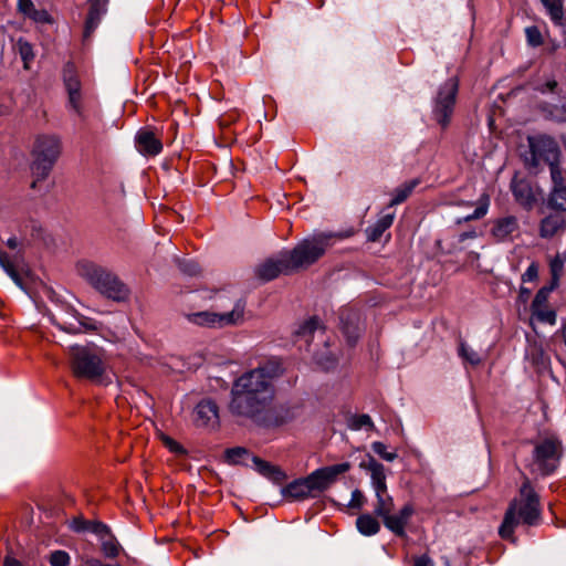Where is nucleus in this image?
<instances>
[{
	"label": "nucleus",
	"mask_w": 566,
	"mask_h": 566,
	"mask_svg": "<svg viewBox=\"0 0 566 566\" xmlns=\"http://www.w3.org/2000/svg\"><path fill=\"white\" fill-rule=\"evenodd\" d=\"M86 566H120L118 564H107L98 558H90L86 560Z\"/></svg>",
	"instance_id": "53"
},
{
	"label": "nucleus",
	"mask_w": 566,
	"mask_h": 566,
	"mask_svg": "<svg viewBox=\"0 0 566 566\" xmlns=\"http://www.w3.org/2000/svg\"><path fill=\"white\" fill-rule=\"evenodd\" d=\"M562 454V442L557 438L542 439L534 446L533 464L542 475H549L559 465Z\"/></svg>",
	"instance_id": "10"
},
{
	"label": "nucleus",
	"mask_w": 566,
	"mask_h": 566,
	"mask_svg": "<svg viewBox=\"0 0 566 566\" xmlns=\"http://www.w3.org/2000/svg\"><path fill=\"white\" fill-rule=\"evenodd\" d=\"M103 522L85 520L83 516H76L71 520L70 528L75 533H92L93 530L97 528V525H102Z\"/></svg>",
	"instance_id": "33"
},
{
	"label": "nucleus",
	"mask_w": 566,
	"mask_h": 566,
	"mask_svg": "<svg viewBox=\"0 0 566 566\" xmlns=\"http://www.w3.org/2000/svg\"><path fill=\"white\" fill-rule=\"evenodd\" d=\"M3 566H23L20 560L14 557L7 556L3 560Z\"/></svg>",
	"instance_id": "54"
},
{
	"label": "nucleus",
	"mask_w": 566,
	"mask_h": 566,
	"mask_svg": "<svg viewBox=\"0 0 566 566\" xmlns=\"http://www.w3.org/2000/svg\"><path fill=\"white\" fill-rule=\"evenodd\" d=\"M395 220V211H389V208L384 209L380 212L378 220L366 229L367 240L370 242H377L384 232L388 230Z\"/></svg>",
	"instance_id": "26"
},
{
	"label": "nucleus",
	"mask_w": 566,
	"mask_h": 566,
	"mask_svg": "<svg viewBox=\"0 0 566 566\" xmlns=\"http://www.w3.org/2000/svg\"><path fill=\"white\" fill-rule=\"evenodd\" d=\"M18 245H19V242H18V239L15 237H11V238L8 239L7 247L9 249L14 250V249L18 248Z\"/></svg>",
	"instance_id": "55"
},
{
	"label": "nucleus",
	"mask_w": 566,
	"mask_h": 566,
	"mask_svg": "<svg viewBox=\"0 0 566 566\" xmlns=\"http://www.w3.org/2000/svg\"><path fill=\"white\" fill-rule=\"evenodd\" d=\"M251 460L254 464L255 470L263 476L272 479L275 482H281L282 480L285 479L284 472L279 467L273 465L270 462L262 460L256 455H252Z\"/></svg>",
	"instance_id": "27"
},
{
	"label": "nucleus",
	"mask_w": 566,
	"mask_h": 566,
	"mask_svg": "<svg viewBox=\"0 0 566 566\" xmlns=\"http://www.w3.org/2000/svg\"><path fill=\"white\" fill-rule=\"evenodd\" d=\"M373 451L386 461H394L397 458L396 452H388L385 443L376 441L371 444Z\"/></svg>",
	"instance_id": "43"
},
{
	"label": "nucleus",
	"mask_w": 566,
	"mask_h": 566,
	"mask_svg": "<svg viewBox=\"0 0 566 566\" xmlns=\"http://www.w3.org/2000/svg\"><path fill=\"white\" fill-rule=\"evenodd\" d=\"M360 468L370 473L371 485L375 491L374 514L381 518L384 526L397 537H406V528L415 514L412 504H405L397 513H394L395 502L389 494L386 483L385 467L373 457L360 463Z\"/></svg>",
	"instance_id": "2"
},
{
	"label": "nucleus",
	"mask_w": 566,
	"mask_h": 566,
	"mask_svg": "<svg viewBox=\"0 0 566 566\" xmlns=\"http://www.w3.org/2000/svg\"><path fill=\"white\" fill-rule=\"evenodd\" d=\"M352 464L349 462H342L313 471L312 475L317 485L318 493L327 490L333 483L337 481L339 475L348 472Z\"/></svg>",
	"instance_id": "17"
},
{
	"label": "nucleus",
	"mask_w": 566,
	"mask_h": 566,
	"mask_svg": "<svg viewBox=\"0 0 566 566\" xmlns=\"http://www.w3.org/2000/svg\"><path fill=\"white\" fill-rule=\"evenodd\" d=\"M352 235V232H321L301 241L294 249L285 250L290 268L293 272L308 268L317 262L333 244L334 240H342Z\"/></svg>",
	"instance_id": "5"
},
{
	"label": "nucleus",
	"mask_w": 566,
	"mask_h": 566,
	"mask_svg": "<svg viewBox=\"0 0 566 566\" xmlns=\"http://www.w3.org/2000/svg\"><path fill=\"white\" fill-rule=\"evenodd\" d=\"M69 360L72 375L81 380L95 385L109 382L107 364L103 352L95 346L73 345L69 348Z\"/></svg>",
	"instance_id": "4"
},
{
	"label": "nucleus",
	"mask_w": 566,
	"mask_h": 566,
	"mask_svg": "<svg viewBox=\"0 0 566 566\" xmlns=\"http://www.w3.org/2000/svg\"><path fill=\"white\" fill-rule=\"evenodd\" d=\"M531 295V290L524 286L520 287L518 292V301L523 304L527 303Z\"/></svg>",
	"instance_id": "52"
},
{
	"label": "nucleus",
	"mask_w": 566,
	"mask_h": 566,
	"mask_svg": "<svg viewBox=\"0 0 566 566\" xmlns=\"http://www.w3.org/2000/svg\"><path fill=\"white\" fill-rule=\"evenodd\" d=\"M566 231V216L559 211L545 216L538 224V235L542 239H553Z\"/></svg>",
	"instance_id": "21"
},
{
	"label": "nucleus",
	"mask_w": 566,
	"mask_h": 566,
	"mask_svg": "<svg viewBox=\"0 0 566 566\" xmlns=\"http://www.w3.org/2000/svg\"><path fill=\"white\" fill-rule=\"evenodd\" d=\"M77 273L97 292L116 302H124L129 296V289L108 269L91 261H81L76 265Z\"/></svg>",
	"instance_id": "6"
},
{
	"label": "nucleus",
	"mask_w": 566,
	"mask_h": 566,
	"mask_svg": "<svg viewBox=\"0 0 566 566\" xmlns=\"http://www.w3.org/2000/svg\"><path fill=\"white\" fill-rule=\"evenodd\" d=\"M542 3L547 9L551 19L557 23L562 24L564 18L563 3L562 0H541Z\"/></svg>",
	"instance_id": "36"
},
{
	"label": "nucleus",
	"mask_w": 566,
	"mask_h": 566,
	"mask_svg": "<svg viewBox=\"0 0 566 566\" xmlns=\"http://www.w3.org/2000/svg\"><path fill=\"white\" fill-rule=\"evenodd\" d=\"M62 150L61 138L54 134H41L34 139L31 150L32 163L31 172L34 180L32 188L36 187L39 181L49 177Z\"/></svg>",
	"instance_id": "7"
},
{
	"label": "nucleus",
	"mask_w": 566,
	"mask_h": 566,
	"mask_svg": "<svg viewBox=\"0 0 566 566\" xmlns=\"http://www.w3.org/2000/svg\"><path fill=\"white\" fill-rule=\"evenodd\" d=\"M283 494L284 496L293 500H304L315 497L318 494V489L311 473L305 478L297 479L289 483L285 486Z\"/></svg>",
	"instance_id": "19"
},
{
	"label": "nucleus",
	"mask_w": 566,
	"mask_h": 566,
	"mask_svg": "<svg viewBox=\"0 0 566 566\" xmlns=\"http://www.w3.org/2000/svg\"><path fill=\"white\" fill-rule=\"evenodd\" d=\"M290 265L285 251H282L276 258H270L261 263L256 268L255 273L262 281H271L276 279L280 274L292 273L293 270Z\"/></svg>",
	"instance_id": "16"
},
{
	"label": "nucleus",
	"mask_w": 566,
	"mask_h": 566,
	"mask_svg": "<svg viewBox=\"0 0 566 566\" xmlns=\"http://www.w3.org/2000/svg\"><path fill=\"white\" fill-rule=\"evenodd\" d=\"M475 237H476V232L475 231L463 232V233L460 234L459 241L463 242L464 240H467L469 238H475Z\"/></svg>",
	"instance_id": "56"
},
{
	"label": "nucleus",
	"mask_w": 566,
	"mask_h": 566,
	"mask_svg": "<svg viewBox=\"0 0 566 566\" xmlns=\"http://www.w3.org/2000/svg\"><path fill=\"white\" fill-rule=\"evenodd\" d=\"M161 440H163V443L165 444V447L170 452H172L175 454H179V455L186 454L185 448L179 442H177L175 439H172L168 436H164Z\"/></svg>",
	"instance_id": "45"
},
{
	"label": "nucleus",
	"mask_w": 566,
	"mask_h": 566,
	"mask_svg": "<svg viewBox=\"0 0 566 566\" xmlns=\"http://www.w3.org/2000/svg\"><path fill=\"white\" fill-rule=\"evenodd\" d=\"M554 290L555 289L549 287V286H543L537 291V293L531 304L532 319H536L541 323L548 324V325L556 324L557 314L548 305L549 294Z\"/></svg>",
	"instance_id": "15"
},
{
	"label": "nucleus",
	"mask_w": 566,
	"mask_h": 566,
	"mask_svg": "<svg viewBox=\"0 0 566 566\" xmlns=\"http://www.w3.org/2000/svg\"><path fill=\"white\" fill-rule=\"evenodd\" d=\"M93 534L96 535L99 542L101 552L104 557L114 559L123 552L120 543L105 523L97 525V528L93 530Z\"/></svg>",
	"instance_id": "18"
},
{
	"label": "nucleus",
	"mask_w": 566,
	"mask_h": 566,
	"mask_svg": "<svg viewBox=\"0 0 566 566\" xmlns=\"http://www.w3.org/2000/svg\"><path fill=\"white\" fill-rule=\"evenodd\" d=\"M348 427L352 430H360L363 428L371 430L374 429V422L371 418L366 413L353 415L348 419Z\"/></svg>",
	"instance_id": "37"
},
{
	"label": "nucleus",
	"mask_w": 566,
	"mask_h": 566,
	"mask_svg": "<svg viewBox=\"0 0 566 566\" xmlns=\"http://www.w3.org/2000/svg\"><path fill=\"white\" fill-rule=\"evenodd\" d=\"M541 518L542 506L539 495L533 488L530 479L524 476L518 491V497L510 503L499 528V534L504 539L515 541L513 534L517 525L535 526L539 524Z\"/></svg>",
	"instance_id": "3"
},
{
	"label": "nucleus",
	"mask_w": 566,
	"mask_h": 566,
	"mask_svg": "<svg viewBox=\"0 0 566 566\" xmlns=\"http://www.w3.org/2000/svg\"><path fill=\"white\" fill-rule=\"evenodd\" d=\"M412 560L413 566H436L433 560L427 554L415 556Z\"/></svg>",
	"instance_id": "49"
},
{
	"label": "nucleus",
	"mask_w": 566,
	"mask_h": 566,
	"mask_svg": "<svg viewBox=\"0 0 566 566\" xmlns=\"http://www.w3.org/2000/svg\"><path fill=\"white\" fill-rule=\"evenodd\" d=\"M342 331L349 345H355L360 336L359 314L350 308H343L339 313Z\"/></svg>",
	"instance_id": "23"
},
{
	"label": "nucleus",
	"mask_w": 566,
	"mask_h": 566,
	"mask_svg": "<svg viewBox=\"0 0 566 566\" xmlns=\"http://www.w3.org/2000/svg\"><path fill=\"white\" fill-rule=\"evenodd\" d=\"M18 10L34 22H50V14L45 10H38L32 0H18Z\"/></svg>",
	"instance_id": "28"
},
{
	"label": "nucleus",
	"mask_w": 566,
	"mask_h": 566,
	"mask_svg": "<svg viewBox=\"0 0 566 566\" xmlns=\"http://www.w3.org/2000/svg\"><path fill=\"white\" fill-rule=\"evenodd\" d=\"M527 142L530 151L524 155V163L528 168H536L542 160L549 165L551 171L553 166H559V148L552 137L534 136L528 137Z\"/></svg>",
	"instance_id": "11"
},
{
	"label": "nucleus",
	"mask_w": 566,
	"mask_h": 566,
	"mask_svg": "<svg viewBox=\"0 0 566 566\" xmlns=\"http://www.w3.org/2000/svg\"><path fill=\"white\" fill-rule=\"evenodd\" d=\"M15 46L23 62V69L30 70L31 63L35 57L33 45L23 38H20L18 39Z\"/></svg>",
	"instance_id": "31"
},
{
	"label": "nucleus",
	"mask_w": 566,
	"mask_h": 566,
	"mask_svg": "<svg viewBox=\"0 0 566 566\" xmlns=\"http://www.w3.org/2000/svg\"><path fill=\"white\" fill-rule=\"evenodd\" d=\"M356 527L364 536H373L379 533L380 523L375 514L365 513L357 517Z\"/></svg>",
	"instance_id": "29"
},
{
	"label": "nucleus",
	"mask_w": 566,
	"mask_h": 566,
	"mask_svg": "<svg viewBox=\"0 0 566 566\" xmlns=\"http://www.w3.org/2000/svg\"><path fill=\"white\" fill-rule=\"evenodd\" d=\"M538 277V265L535 262H532L526 271L522 274L523 282H532Z\"/></svg>",
	"instance_id": "47"
},
{
	"label": "nucleus",
	"mask_w": 566,
	"mask_h": 566,
	"mask_svg": "<svg viewBox=\"0 0 566 566\" xmlns=\"http://www.w3.org/2000/svg\"><path fill=\"white\" fill-rule=\"evenodd\" d=\"M49 562L51 566H67L71 557L65 551L59 549L51 553Z\"/></svg>",
	"instance_id": "42"
},
{
	"label": "nucleus",
	"mask_w": 566,
	"mask_h": 566,
	"mask_svg": "<svg viewBox=\"0 0 566 566\" xmlns=\"http://www.w3.org/2000/svg\"><path fill=\"white\" fill-rule=\"evenodd\" d=\"M489 206H490V196L488 193H483L479 198L476 209L473 211V213L468 214L464 218V220L471 221V220H478V219L483 218L488 213Z\"/></svg>",
	"instance_id": "38"
},
{
	"label": "nucleus",
	"mask_w": 566,
	"mask_h": 566,
	"mask_svg": "<svg viewBox=\"0 0 566 566\" xmlns=\"http://www.w3.org/2000/svg\"><path fill=\"white\" fill-rule=\"evenodd\" d=\"M283 373L284 368L279 359H269L235 378L230 390V413L264 428L286 423L290 420V410L275 403V381Z\"/></svg>",
	"instance_id": "1"
},
{
	"label": "nucleus",
	"mask_w": 566,
	"mask_h": 566,
	"mask_svg": "<svg viewBox=\"0 0 566 566\" xmlns=\"http://www.w3.org/2000/svg\"><path fill=\"white\" fill-rule=\"evenodd\" d=\"M107 11L106 0H91L88 13L84 25V38H90L98 27L103 15Z\"/></svg>",
	"instance_id": "25"
},
{
	"label": "nucleus",
	"mask_w": 566,
	"mask_h": 566,
	"mask_svg": "<svg viewBox=\"0 0 566 566\" xmlns=\"http://www.w3.org/2000/svg\"><path fill=\"white\" fill-rule=\"evenodd\" d=\"M244 304L238 302L232 311L223 314L203 311L187 315L190 323L205 327H226L238 325L243 322Z\"/></svg>",
	"instance_id": "12"
},
{
	"label": "nucleus",
	"mask_w": 566,
	"mask_h": 566,
	"mask_svg": "<svg viewBox=\"0 0 566 566\" xmlns=\"http://www.w3.org/2000/svg\"><path fill=\"white\" fill-rule=\"evenodd\" d=\"M224 457L229 464H247L245 459L250 458V452L243 447H235L227 449Z\"/></svg>",
	"instance_id": "34"
},
{
	"label": "nucleus",
	"mask_w": 566,
	"mask_h": 566,
	"mask_svg": "<svg viewBox=\"0 0 566 566\" xmlns=\"http://www.w3.org/2000/svg\"><path fill=\"white\" fill-rule=\"evenodd\" d=\"M566 261V253L564 255L556 254L549 262V271L552 275L549 287L556 289L560 276L564 272V264Z\"/></svg>",
	"instance_id": "32"
},
{
	"label": "nucleus",
	"mask_w": 566,
	"mask_h": 566,
	"mask_svg": "<svg viewBox=\"0 0 566 566\" xmlns=\"http://www.w3.org/2000/svg\"><path fill=\"white\" fill-rule=\"evenodd\" d=\"M318 323L316 317L307 319L295 332L296 336H303L305 340L308 342L310 337H312L313 333L317 329Z\"/></svg>",
	"instance_id": "40"
},
{
	"label": "nucleus",
	"mask_w": 566,
	"mask_h": 566,
	"mask_svg": "<svg viewBox=\"0 0 566 566\" xmlns=\"http://www.w3.org/2000/svg\"><path fill=\"white\" fill-rule=\"evenodd\" d=\"M137 150L145 156H156L163 150V143L153 130L142 128L135 136Z\"/></svg>",
	"instance_id": "22"
},
{
	"label": "nucleus",
	"mask_w": 566,
	"mask_h": 566,
	"mask_svg": "<svg viewBox=\"0 0 566 566\" xmlns=\"http://www.w3.org/2000/svg\"><path fill=\"white\" fill-rule=\"evenodd\" d=\"M551 178L553 186L547 206L555 211L566 212V172L560 166H553Z\"/></svg>",
	"instance_id": "14"
},
{
	"label": "nucleus",
	"mask_w": 566,
	"mask_h": 566,
	"mask_svg": "<svg viewBox=\"0 0 566 566\" xmlns=\"http://www.w3.org/2000/svg\"><path fill=\"white\" fill-rule=\"evenodd\" d=\"M558 83L555 80H548L545 84L537 87V91L542 94H545L546 92H555L557 88Z\"/></svg>",
	"instance_id": "50"
},
{
	"label": "nucleus",
	"mask_w": 566,
	"mask_h": 566,
	"mask_svg": "<svg viewBox=\"0 0 566 566\" xmlns=\"http://www.w3.org/2000/svg\"><path fill=\"white\" fill-rule=\"evenodd\" d=\"M0 265L6 271V273L13 280V282L17 285H19V286L22 285V280H21L18 271L15 270L14 264L10 260V256L8 255L7 252L1 251V250H0Z\"/></svg>",
	"instance_id": "35"
},
{
	"label": "nucleus",
	"mask_w": 566,
	"mask_h": 566,
	"mask_svg": "<svg viewBox=\"0 0 566 566\" xmlns=\"http://www.w3.org/2000/svg\"><path fill=\"white\" fill-rule=\"evenodd\" d=\"M526 40L532 46H539L543 43V38L539 29L535 25L525 29Z\"/></svg>",
	"instance_id": "44"
},
{
	"label": "nucleus",
	"mask_w": 566,
	"mask_h": 566,
	"mask_svg": "<svg viewBox=\"0 0 566 566\" xmlns=\"http://www.w3.org/2000/svg\"><path fill=\"white\" fill-rule=\"evenodd\" d=\"M459 355L471 365H479L481 363V358L476 352L469 348L465 343H461L459 346Z\"/></svg>",
	"instance_id": "41"
},
{
	"label": "nucleus",
	"mask_w": 566,
	"mask_h": 566,
	"mask_svg": "<svg viewBox=\"0 0 566 566\" xmlns=\"http://www.w3.org/2000/svg\"><path fill=\"white\" fill-rule=\"evenodd\" d=\"M510 189L515 202L526 211L534 209L542 193L541 189L535 187L531 180L521 178L517 174L512 178Z\"/></svg>",
	"instance_id": "13"
},
{
	"label": "nucleus",
	"mask_w": 566,
	"mask_h": 566,
	"mask_svg": "<svg viewBox=\"0 0 566 566\" xmlns=\"http://www.w3.org/2000/svg\"><path fill=\"white\" fill-rule=\"evenodd\" d=\"M63 86L67 95L66 108L74 114L81 123L87 120V109L82 87V81L77 67L71 61L66 62L62 69Z\"/></svg>",
	"instance_id": "8"
},
{
	"label": "nucleus",
	"mask_w": 566,
	"mask_h": 566,
	"mask_svg": "<svg viewBox=\"0 0 566 566\" xmlns=\"http://www.w3.org/2000/svg\"><path fill=\"white\" fill-rule=\"evenodd\" d=\"M544 111L546 116L555 122L566 123V104L563 105H547Z\"/></svg>",
	"instance_id": "39"
},
{
	"label": "nucleus",
	"mask_w": 566,
	"mask_h": 566,
	"mask_svg": "<svg viewBox=\"0 0 566 566\" xmlns=\"http://www.w3.org/2000/svg\"><path fill=\"white\" fill-rule=\"evenodd\" d=\"M458 91L459 81L457 77H451L440 85L433 99L432 117L442 129H446L451 122Z\"/></svg>",
	"instance_id": "9"
},
{
	"label": "nucleus",
	"mask_w": 566,
	"mask_h": 566,
	"mask_svg": "<svg viewBox=\"0 0 566 566\" xmlns=\"http://www.w3.org/2000/svg\"><path fill=\"white\" fill-rule=\"evenodd\" d=\"M195 423L197 427L216 428L219 426V408L211 399H203L195 408Z\"/></svg>",
	"instance_id": "20"
},
{
	"label": "nucleus",
	"mask_w": 566,
	"mask_h": 566,
	"mask_svg": "<svg viewBox=\"0 0 566 566\" xmlns=\"http://www.w3.org/2000/svg\"><path fill=\"white\" fill-rule=\"evenodd\" d=\"M419 184H420V180L416 178V179H411V180L405 182L403 185H401L400 187L396 188L392 193V198L389 202V206L387 208L390 209L394 206L405 202Z\"/></svg>",
	"instance_id": "30"
},
{
	"label": "nucleus",
	"mask_w": 566,
	"mask_h": 566,
	"mask_svg": "<svg viewBox=\"0 0 566 566\" xmlns=\"http://www.w3.org/2000/svg\"><path fill=\"white\" fill-rule=\"evenodd\" d=\"M56 325L60 329H62L66 333H70V334H78L82 332L81 326H75L72 324L66 325V324H60V323H57Z\"/></svg>",
	"instance_id": "51"
},
{
	"label": "nucleus",
	"mask_w": 566,
	"mask_h": 566,
	"mask_svg": "<svg viewBox=\"0 0 566 566\" xmlns=\"http://www.w3.org/2000/svg\"><path fill=\"white\" fill-rule=\"evenodd\" d=\"M365 495L363 494V492L358 489L354 490L352 492V497H350V501L348 503V506L350 509H361L363 505L365 504Z\"/></svg>",
	"instance_id": "46"
},
{
	"label": "nucleus",
	"mask_w": 566,
	"mask_h": 566,
	"mask_svg": "<svg viewBox=\"0 0 566 566\" xmlns=\"http://www.w3.org/2000/svg\"><path fill=\"white\" fill-rule=\"evenodd\" d=\"M180 270L191 276L198 275L200 273V268L195 262H182L180 263Z\"/></svg>",
	"instance_id": "48"
},
{
	"label": "nucleus",
	"mask_w": 566,
	"mask_h": 566,
	"mask_svg": "<svg viewBox=\"0 0 566 566\" xmlns=\"http://www.w3.org/2000/svg\"><path fill=\"white\" fill-rule=\"evenodd\" d=\"M518 231V220L514 216L499 218L493 222L491 234L497 242L511 241Z\"/></svg>",
	"instance_id": "24"
}]
</instances>
